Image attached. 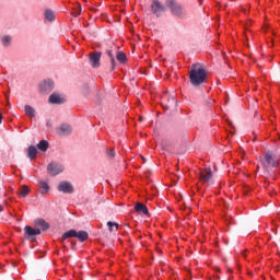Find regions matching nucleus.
<instances>
[{
  "mask_svg": "<svg viewBox=\"0 0 280 280\" xmlns=\"http://www.w3.org/2000/svg\"><path fill=\"white\" fill-rule=\"evenodd\" d=\"M260 165L264 170L265 176H272V170L280 165V155L272 152H266L264 158H260Z\"/></svg>",
  "mask_w": 280,
  "mask_h": 280,
  "instance_id": "obj_1",
  "label": "nucleus"
},
{
  "mask_svg": "<svg viewBox=\"0 0 280 280\" xmlns=\"http://www.w3.org/2000/svg\"><path fill=\"white\" fill-rule=\"evenodd\" d=\"M189 80L192 86H200L207 81V70L201 63H194L190 68Z\"/></svg>",
  "mask_w": 280,
  "mask_h": 280,
  "instance_id": "obj_2",
  "label": "nucleus"
},
{
  "mask_svg": "<svg viewBox=\"0 0 280 280\" xmlns=\"http://www.w3.org/2000/svg\"><path fill=\"white\" fill-rule=\"evenodd\" d=\"M165 5L166 8H170L174 16H177L178 19H185V9H183V5L176 2V0H166Z\"/></svg>",
  "mask_w": 280,
  "mask_h": 280,
  "instance_id": "obj_3",
  "label": "nucleus"
},
{
  "mask_svg": "<svg viewBox=\"0 0 280 280\" xmlns=\"http://www.w3.org/2000/svg\"><path fill=\"white\" fill-rule=\"evenodd\" d=\"M54 81L51 79H45L39 82L38 91L42 95H49L54 91Z\"/></svg>",
  "mask_w": 280,
  "mask_h": 280,
  "instance_id": "obj_4",
  "label": "nucleus"
},
{
  "mask_svg": "<svg viewBox=\"0 0 280 280\" xmlns=\"http://www.w3.org/2000/svg\"><path fill=\"white\" fill-rule=\"evenodd\" d=\"M47 170L50 176H58V174H62V172H65V167L58 162H51L48 164Z\"/></svg>",
  "mask_w": 280,
  "mask_h": 280,
  "instance_id": "obj_5",
  "label": "nucleus"
},
{
  "mask_svg": "<svg viewBox=\"0 0 280 280\" xmlns=\"http://www.w3.org/2000/svg\"><path fill=\"white\" fill-rule=\"evenodd\" d=\"M198 176L200 183H211V178H213V172L210 167H206L199 171Z\"/></svg>",
  "mask_w": 280,
  "mask_h": 280,
  "instance_id": "obj_6",
  "label": "nucleus"
},
{
  "mask_svg": "<svg viewBox=\"0 0 280 280\" xmlns=\"http://www.w3.org/2000/svg\"><path fill=\"white\" fill-rule=\"evenodd\" d=\"M48 102H49V104L60 105V104H66L67 103V98L65 97V95H62V94H60L58 92H54L48 97Z\"/></svg>",
  "mask_w": 280,
  "mask_h": 280,
  "instance_id": "obj_7",
  "label": "nucleus"
},
{
  "mask_svg": "<svg viewBox=\"0 0 280 280\" xmlns=\"http://www.w3.org/2000/svg\"><path fill=\"white\" fill-rule=\"evenodd\" d=\"M151 12L155 16H161V12H165V5H163L159 0H153L151 3Z\"/></svg>",
  "mask_w": 280,
  "mask_h": 280,
  "instance_id": "obj_8",
  "label": "nucleus"
},
{
  "mask_svg": "<svg viewBox=\"0 0 280 280\" xmlns=\"http://www.w3.org/2000/svg\"><path fill=\"white\" fill-rule=\"evenodd\" d=\"M57 189L58 191H61V194H73L75 190L70 182H60Z\"/></svg>",
  "mask_w": 280,
  "mask_h": 280,
  "instance_id": "obj_9",
  "label": "nucleus"
},
{
  "mask_svg": "<svg viewBox=\"0 0 280 280\" xmlns=\"http://www.w3.org/2000/svg\"><path fill=\"white\" fill-rule=\"evenodd\" d=\"M100 60H102V52L94 51L90 54V65L93 69L100 68Z\"/></svg>",
  "mask_w": 280,
  "mask_h": 280,
  "instance_id": "obj_10",
  "label": "nucleus"
},
{
  "mask_svg": "<svg viewBox=\"0 0 280 280\" xmlns=\"http://www.w3.org/2000/svg\"><path fill=\"white\" fill-rule=\"evenodd\" d=\"M71 132H73V129L68 124H63L57 128V135H59V137H67L68 135H71Z\"/></svg>",
  "mask_w": 280,
  "mask_h": 280,
  "instance_id": "obj_11",
  "label": "nucleus"
},
{
  "mask_svg": "<svg viewBox=\"0 0 280 280\" xmlns=\"http://www.w3.org/2000/svg\"><path fill=\"white\" fill-rule=\"evenodd\" d=\"M24 233H25V237H26L27 240H30V238H32V237H36V235H40V230L34 229V228H32V226H30V225H26V226L24 228Z\"/></svg>",
  "mask_w": 280,
  "mask_h": 280,
  "instance_id": "obj_12",
  "label": "nucleus"
},
{
  "mask_svg": "<svg viewBox=\"0 0 280 280\" xmlns=\"http://www.w3.org/2000/svg\"><path fill=\"white\" fill-rule=\"evenodd\" d=\"M136 213H142V215H150L148 207L141 202H137L135 206Z\"/></svg>",
  "mask_w": 280,
  "mask_h": 280,
  "instance_id": "obj_13",
  "label": "nucleus"
},
{
  "mask_svg": "<svg viewBox=\"0 0 280 280\" xmlns=\"http://www.w3.org/2000/svg\"><path fill=\"white\" fill-rule=\"evenodd\" d=\"M0 43L2 45V47H10V45H12V35H2L0 36Z\"/></svg>",
  "mask_w": 280,
  "mask_h": 280,
  "instance_id": "obj_14",
  "label": "nucleus"
},
{
  "mask_svg": "<svg viewBox=\"0 0 280 280\" xmlns=\"http://www.w3.org/2000/svg\"><path fill=\"white\" fill-rule=\"evenodd\" d=\"M35 225L42 229V231H49V223L44 219H37Z\"/></svg>",
  "mask_w": 280,
  "mask_h": 280,
  "instance_id": "obj_15",
  "label": "nucleus"
},
{
  "mask_svg": "<svg viewBox=\"0 0 280 280\" xmlns=\"http://www.w3.org/2000/svg\"><path fill=\"white\" fill-rule=\"evenodd\" d=\"M79 242H86L89 240V232L86 231H79L75 235Z\"/></svg>",
  "mask_w": 280,
  "mask_h": 280,
  "instance_id": "obj_16",
  "label": "nucleus"
},
{
  "mask_svg": "<svg viewBox=\"0 0 280 280\" xmlns=\"http://www.w3.org/2000/svg\"><path fill=\"white\" fill-rule=\"evenodd\" d=\"M36 154H38V149L35 145H30L27 149L28 159H36Z\"/></svg>",
  "mask_w": 280,
  "mask_h": 280,
  "instance_id": "obj_17",
  "label": "nucleus"
},
{
  "mask_svg": "<svg viewBox=\"0 0 280 280\" xmlns=\"http://www.w3.org/2000/svg\"><path fill=\"white\" fill-rule=\"evenodd\" d=\"M44 15L46 21H49V22L56 21V13L50 9L45 10Z\"/></svg>",
  "mask_w": 280,
  "mask_h": 280,
  "instance_id": "obj_18",
  "label": "nucleus"
},
{
  "mask_svg": "<svg viewBox=\"0 0 280 280\" xmlns=\"http://www.w3.org/2000/svg\"><path fill=\"white\" fill-rule=\"evenodd\" d=\"M37 148L40 152H47V150H49V142L42 140L38 142Z\"/></svg>",
  "mask_w": 280,
  "mask_h": 280,
  "instance_id": "obj_19",
  "label": "nucleus"
},
{
  "mask_svg": "<svg viewBox=\"0 0 280 280\" xmlns=\"http://www.w3.org/2000/svg\"><path fill=\"white\" fill-rule=\"evenodd\" d=\"M78 235V232L75 230L67 231L61 236V242H65V240H69V237H75Z\"/></svg>",
  "mask_w": 280,
  "mask_h": 280,
  "instance_id": "obj_20",
  "label": "nucleus"
},
{
  "mask_svg": "<svg viewBox=\"0 0 280 280\" xmlns=\"http://www.w3.org/2000/svg\"><path fill=\"white\" fill-rule=\"evenodd\" d=\"M24 113L27 115V117L34 118L36 117V109L32 106H25L24 107Z\"/></svg>",
  "mask_w": 280,
  "mask_h": 280,
  "instance_id": "obj_21",
  "label": "nucleus"
},
{
  "mask_svg": "<svg viewBox=\"0 0 280 280\" xmlns=\"http://www.w3.org/2000/svg\"><path fill=\"white\" fill-rule=\"evenodd\" d=\"M38 187L40 189V194H49V184H47L46 182H39Z\"/></svg>",
  "mask_w": 280,
  "mask_h": 280,
  "instance_id": "obj_22",
  "label": "nucleus"
},
{
  "mask_svg": "<svg viewBox=\"0 0 280 280\" xmlns=\"http://www.w3.org/2000/svg\"><path fill=\"white\" fill-rule=\"evenodd\" d=\"M108 231L114 233V231H119V224L113 221L107 222Z\"/></svg>",
  "mask_w": 280,
  "mask_h": 280,
  "instance_id": "obj_23",
  "label": "nucleus"
},
{
  "mask_svg": "<svg viewBox=\"0 0 280 280\" xmlns=\"http://www.w3.org/2000/svg\"><path fill=\"white\" fill-rule=\"evenodd\" d=\"M106 54L108 55L112 62V71H114L115 67H117V62L115 61V55H113V50H106Z\"/></svg>",
  "mask_w": 280,
  "mask_h": 280,
  "instance_id": "obj_24",
  "label": "nucleus"
},
{
  "mask_svg": "<svg viewBox=\"0 0 280 280\" xmlns=\"http://www.w3.org/2000/svg\"><path fill=\"white\" fill-rule=\"evenodd\" d=\"M116 59L118 60V62L124 65V62H126V60H127V57L124 54V51H118L117 55H116Z\"/></svg>",
  "mask_w": 280,
  "mask_h": 280,
  "instance_id": "obj_25",
  "label": "nucleus"
},
{
  "mask_svg": "<svg viewBox=\"0 0 280 280\" xmlns=\"http://www.w3.org/2000/svg\"><path fill=\"white\" fill-rule=\"evenodd\" d=\"M203 106H213V104H215V100L207 96L205 100H203Z\"/></svg>",
  "mask_w": 280,
  "mask_h": 280,
  "instance_id": "obj_26",
  "label": "nucleus"
},
{
  "mask_svg": "<svg viewBox=\"0 0 280 280\" xmlns=\"http://www.w3.org/2000/svg\"><path fill=\"white\" fill-rule=\"evenodd\" d=\"M27 194H30V187L27 186H22L21 190H20V196H22V198H26Z\"/></svg>",
  "mask_w": 280,
  "mask_h": 280,
  "instance_id": "obj_27",
  "label": "nucleus"
},
{
  "mask_svg": "<svg viewBox=\"0 0 280 280\" xmlns=\"http://www.w3.org/2000/svg\"><path fill=\"white\" fill-rule=\"evenodd\" d=\"M83 93L84 95H89L91 93V86L89 84H83Z\"/></svg>",
  "mask_w": 280,
  "mask_h": 280,
  "instance_id": "obj_28",
  "label": "nucleus"
},
{
  "mask_svg": "<svg viewBox=\"0 0 280 280\" xmlns=\"http://www.w3.org/2000/svg\"><path fill=\"white\" fill-rule=\"evenodd\" d=\"M77 12L74 13V16H80V14L82 13V5L78 4L77 9Z\"/></svg>",
  "mask_w": 280,
  "mask_h": 280,
  "instance_id": "obj_29",
  "label": "nucleus"
},
{
  "mask_svg": "<svg viewBox=\"0 0 280 280\" xmlns=\"http://www.w3.org/2000/svg\"><path fill=\"white\" fill-rule=\"evenodd\" d=\"M107 155L109 156V159H115V150L112 149L107 152Z\"/></svg>",
  "mask_w": 280,
  "mask_h": 280,
  "instance_id": "obj_30",
  "label": "nucleus"
},
{
  "mask_svg": "<svg viewBox=\"0 0 280 280\" xmlns=\"http://www.w3.org/2000/svg\"><path fill=\"white\" fill-rule=\"evenodd\" d=\"M171 100H172L171 104H178V101H176V98L174 96Z\"/></svg>",
  "mask_w": 280,
  "mask_h": 280,
  "instance_id": "obj_31",
  "label": "nucleus"
},
{
  "mask_svg": "<svg viewBox=\"0 0 280 280\" xmlns=\"http://www.w3.org/2000/svg\"><path fill=\"white\" fill-rule=\"evenodd\" d=\"M46 126H47L48 128H51V120H48V121L46 122Z\"/></svg>",
  "mask_w": 280,
  "mask_h": 280,
  "instance_id": "obj_32",
  "label": "nucleus"
},
{
  "mask_svg": "<svg viewBox=\"0 0 280 280\" xmlns=\"http://www.w3.org/2000/svg\"><path fill=\"white\" fill-rule=\"evenodd\" d=\"M3 121V115L0 113V124Z\"/></svg>",
  "mask_w": 280,
  "mask_h": 280,
  "instance_id": "obj_33",
  "label": "nucleus"
},
{
  "mask_svg": "<svg viewBox=\"0 0 280 280\" xmlns=\"http://www.w3.org/2000/svg\"><path fill=\"white\" fill-rule=\"evenodd\" d=\"M1 211H3V206L0 205V213H1Z\"/></svg>",
  "mask_w": 280,
  "mask_h": 280,
  "instance_id": "obj_34",
  "label": "nucleus"
},
{
  "mask_svg": "<svg viewBox=\"0 0 280 280\" xmlns=\"http://www.w3.org/2000/svg\"><path fill=\"white\" fill-rule=\"evenodd\" d=\"M139 120H140V121H143V117L140 116V117H139Z\"/></svg>",
  "mask_w": 280,
  "mask_h": 280,
  "instance_id": "obj_35",
  "label": "nucleus"
},
{
  "mask_svg": "<svg viewBox=\"0 0 280 280\" xmlns=\"http://www.w3.org/2000/svg\"><path fill=\"white\" fill-rule=\"evenodd\" d=\"M32 242H36V238H32Z\"/></svg>",
  "mask_w": 280,
  "mask_h": 280,
  "instance_id": "obj_36",
  "label": "nucleus"
},
{
  "mask_svg": "<svg viewBox=\"0 0 280 280\" xmlns=\"http://www.w3.org/2000/svg\"><path fill=\"white\" fill-rule=\"evenodd\" d=\"M243 257H246V255L244 253H242Z\"/></svg>",
  "mask_w": 280,
  "mask_h": 280,
  "instance_id": "obj_37",
  "label": "nucleus"
},
{
  "mask_svg": "<svg viewBox=\"0 0 280 280\" xmlns=\"http://www.w3.org/2000/svg\"><path fill=\"white\" fill-rule=\"evenodd\" d=\"M229 272H233V270L229 269Z\"/></svg>",
  "mask_w": 280,
  "mask_h": 280,
  "instance_id": "obj_38",
  "label": "nucleus"
},
{
  "mask_svg": "<svg viewBox=\"0 0 280 280\" xmlns=\"http://www.w3.org/2000/svg\"><path fill=\"white\" fill-rule=\"evenodd\" d=\"M92 10H94L95 12L97 11V9H92Z\"/></svg>",
  "mask_w": 280,
  "mask_h": 280,
  "instance_id": "obj_39",
  "label": "nucleus"
},
{
  "mask_svg": "<svg viewBox=\"0 0 280 280\" xmlns=\"http://www.w3.org/2000/svg\"><path fill=\"white\" fill-rule=\"evenodd\" d=\"M164 110H167V107H164Z\"/></svg>",
  "mask_w": 280,
  "mask_h": 280,
  "instance_id": "obj_40",
  "label": "nucleus"
},
{
  "mask_svg": "<svg viewBox=\"0 0 280 280\" xmlns=\"http://www.w3.org/2000/svg\"><path fill=\"white\" fill-rule=\"evenodd\" d=\"M257 170H259V166H257Z\"/></svg>",
  "mask_w": 280,
  "mask_h": 280,
  "instance_id": "obj_41",
  "label": "nucleus"
}]
</instances>
